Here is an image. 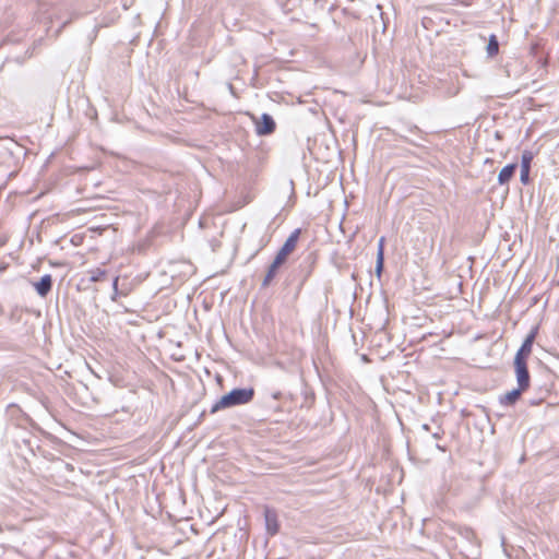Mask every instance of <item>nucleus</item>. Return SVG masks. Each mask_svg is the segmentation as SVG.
I'll use <instances>...</instances> for the list:
<instances>
[{"label": "nucleus", "instance_id": "obj_14", "mask_svg": "<svg viewBox=\"0 0 559 559\" xmlns=\"http://www.w3.org/2000/svg\"><path fill=\"white\" fill-rule=\"evenodd\" d=\"M383 270H384V258H377L376 259L374 273H376L378 278H381Z\"/></svg>", "mask_w": 559, "mask_h": 559}, {"label": "nucleus", "instance_id": "obj_9", "mask_svg": "<svg viewBox=\"0 0 559 559\" xmlns=\"http://www.w3.org/2000/svg\"><path fill=\"white\" fill-rule=\"evenodd\" d=\"M518 169V163H510L506 165L498 174V183L500 186H506L514 176Z\"/></svg>", "mask_w": 559, "mask_h": 559}, {"label": "nucleus", "instance_id": "obj_5", "mask_svg": "<svg viewBox=\"0 0 559 559\" xmlns=\"http://www.w3.org/2000/svg\"><path fill=\"white\" fill-rule=\"evenodd\" d=\"M276 129V122L270 114H262L260 120L255 123V132L260 136L272 134Z\"/></svg>", "mask_w": 559, "mask_h": 559}, {"label": "nucleus", "instance_id": "obj_21", "mask_svg": "<svg viewBox=\"0 0 559 559\" xmlns=\"http://www.w3.org/2000/svg\"><path fill=\"white\" fill-rule=\"evenodd\" d=\"M119 276H116L112 281V290L118 289Z\"/></svg>", "mask_w": 559, "mask_h": 559}, {"label": "nucleus", "instance_id": "obj_1", "mask_svg": "<svg viewBox=\"0 0 559 559\" xmlns=\"http://www.w3.org/2000/svg\"><path fill=\"white\" fill-rule=\"evenodd\" d=\"M301 234L300 228H296L285 240L283 246L277 251L274 260L269 265L266 274L262 282V287H267L271 282L275 278L280 267L286 262V259L289 253L294 251V249L297 246V242L299 240Z\"/></svg>", "mask_w": 559, "mask_h": 559}, {"label": "nucleus", "instance_id": "obj_16", "mask_svg": "<svg viewBox=\"0 0 559 559\" xmlns=\"http://www.w3.org/2000/svg\"><path fill=\"white\" fill-rule=\"evenodd\" d=\"M384 245H385V238L381 237L378 241L377 258H384Z\"/></svg>", "mask_w": 559, "mask_h": 559}, {"label": "nucleus", "instance_id": "obj_20", "mask_svg": "<svg viewBox=\"0 0 559 559\" xmlns=\"http://www.w3.org/2000/svg\"><path fill=\"white\" fill-rule=\"evenodd\" d=\"M119 295H120L119 289L112 290V294H111L110 299H111L112 301H116Z\"/></svg>", "mask_w": 559, "mask_h": 559}, {"label": "nucleus", "instance_id": "obj_15", "mask_svg": "<svg viewBox=\"0 0 559 559\" xmlns=\"http://www.w3.org/2000/svg\"><path fill=\"white\" fill-rule=\"evenodd\" d=\"M530 171L531 170L524 168H521L520 170V181L525 186L528 185L531 181Z\"/></svg>", "mask_w": 559, "mask_h": 559}, {"label": "nucleus", "instance_id": "obj_8", "mask_svg": "<svg viewBox=\"0 0 559 559\" xmlns=\"http://www.w3.org/2000/svg\"><path fill=\"white\" fill-rule=\"evenodd\" d=\"M52 283L51 275L45 274L37 282H34L33 286L37 295L45 298L51 292Z\"/></svg>", "mask_w": 559, "mask_h": 559}, {"label": "nucleus", "instance_id": "obj_3", "mask_svg": "<svg viewBox=\"0 0 559 559\" xmlns=\"http://www.w3.org/2000/svg\"><path fill=\"white\" fill-rule=\"evenodd\" d=\"M537 334H538V326L535 325L534 328H532L530 333L525 336L520 348L515 353V356H514L515 360L527 361L528 357L532 354L533 344L535 342Z\"/></svg>", "mask_w": 559, "mask_h": 559}, {"label": "nucleus", "instance_id": "obj_18", "mask_svg": "<svg viewBox=\"0 0 559 559\" xmlns=\"http://www.w3.org/2000/svg\"><path fill=\"white\" fill-rule=\"evenodd\" d=\"M544 401V397H539V399H531L528 401V404L531 406H536V405H539L542 402Z\"/></svg>", "mask_w": 559, "mask_h": 559}, {"label": "nucleus", "instance_id": "obj_19", "mask_svg": "<svg viewBox=\"0 0 559 559\" xmlns=\"http://www.w3.org/2000/svg\"><path fill=\"white\" fill-rule=\"evenodd\" d=\"M273 400H280L283 396V393L281 391H275L271 394Z\"/></svg>", "mask_w": 559, "mask_h": 559}, {"label": "nucleus", "instance_id": "obj_22", "mask_svg": "<svg viewBox=\"0 0 559 559\" xmlns=\"http://www.w3.org/2000/svg\"><path fill=\"white\" fill-rule=\"evenodd\" d=\"M436 447H437V449H439V450H441V451H443V452L445 451V448H444V447H442V445H440L439 443H437V444H436Z\"/></svg>", "mask_w": 559, "mask_h": 559}, {"label": "nucleus", "instance_id": "obj_17", "mask_svg": "<svg viewBox=\"0 0 559 559\" xmlns=\"http://www.w3.org/2000/svg\"><path fill=\"white\" fill-rule=\"evenodd\" d=\"M460 534L467 540H472L474 538V532L469 527L461 528Z\"/></svg>", "mask_w": 559, "mask_h": 559}, {"label": "nucleus", "instance_id": "obj_2", "mask_svg": "<svg viewBox=\"0 0 559 559\" xmlns=\"http://www.w3.org/2000/svg\"><path fill=\"white\" fill-rule=\"evenodd\" d=\"M255 391L252 386L234 388L222 395L211 407V414L221 409L240 406L250 403L254 399Z\"/></svg>", "mask_w": 559, "mask_h": 559}, {"label": "nucleus", "instance_id": "obj_24", "mask_svg": "<svg viewBox=\"0 0 559 559\" xmlns=\"http://www.w3.org/2000/svg\"><path fill=\"white\" fill-rule=\"evenodd\" d=\"M423 429L429 430V425H427V424L423 425Z\"/></svg>", "mask_w": 559, "mask_h": 559}, {"label": "nucleus", "instance_id": "obj_26", "mask_svg": "<svg viewBox=\"0 0 559 559\" xmlns=\"http://www.w3.org/2000/svg\"><path fill=\"white\" fill-rule=\"evenodd\" d=\"M10 144H12L13 146H17L16 143L12 142V141H9Z\"/></svg>", "mask_w": 559, "mask_h": 559}, {"label": "nucleus", "instance_id": "obj_11", "mask_svg": "<svg viewBox=\"0 0 559 559\" xmlns=\"http://www.w3.org/2000/svg\"><path fill=\"white\" fill-rule=\"evenodd\" d=\"M486 52L488 58H493L499 53V40L495 34H491L488 38Z\"/></svg>", "mask_w": 559, "mask_h": 559}, {"label": "nucleus", "instance_id": "obj_13", "mask_svg": "<svg viewBox=\"0 0 559 559\" xmlns=\"http://www.w3.org/2000/svg\"><path fill=\"white\" fill-rule=\"evenodd\" d=\"M88 274H90V282L96 283V282L103 281L106 277L107 271L96 267L94 270L88 271Z\"/></svg>", "mask_w": 559, "mask_h": 559}, {"label": "nucleus", "instance_id": "obj_6", "mask_svg": "<svg viewBox=\"0 0 559 559\" xmlns=\"http://www.w3.org/2000/svg\"><path fill=\"white\" fill-rule=\"evenodd\" d=\"M525 391V389L518 385L506 394L500 395L499 404L506 407L514 406Z\"/></svg>", "mask_w": 559, "mask_h": 559}, {"label": "nucleus", "instance_id": "obj_4", "mask_svg": "<svg viewBox=\"0 0 559 559\" xmlns=\"http://www.w3.org/2000/svg\"><path fill=\"white\" fill-rule=\"evenodd\" d=\"M514 373L519 386L528 390L531 385V376L527 361L513 359Z\"/></svg>", "mask_w": 559, "mask_h": 559}, {"label": "nucleus", "instance_id": "obj_7", "mask_svg": "<svg viewBox=\"0 0 559 559\" xmlns=\"http://www.w3.org/2000/svg\"><path fill=\"white\" fill-rule=\"evenodd\" d=\"M264 520L267 533L271 536L276 535L280 531V524L277 521L276 512L273 509L266 507L264 509Z\"/></svg>", "mask_w": 559, "mask_h": 559}, {"label": "nucleus", "instance_id": "obj_25", "mask_svg": "<svg viewBox=\"0 0 559 559\" xmlns=\"http://www.w3.org/2000/svg\"><path fill=\"white\" fill-rule=\"evenodd\" d=\"M411 131H412V132H413V131H415V132H417V133H418V132H419V129H418L417 127H414V129H411Z\"/></svg>", "mask_w": 559, "mask_h": 559}, {"label": "nucleus", "instance_id": "obj_23", "mask_svg": "<svg viewBox=\"0 0 559 559\" xmlns=\"http://www.w3.org/2000/svg\"><path fill=\"white\" fill-rule=\"evenodd\" d=\"M432 437H433V438H436V439H439V438H440V433H439V432H435V433L432 435Z\"/></svg>", "mask_w": 559, "mask_h": 559}, {"label": "nucleus", "instance_id": "obj_12", "mask_svg": "<svg viewBox=\"0 0 559 559\" xmlns=\"http://www.w3.org/2000/svg\"><path fill=\"white\" fill-rule=\"evenodd\" d=\"M534 159V153L525 150L521 155V168L531 170V165Z\"/></svg>", "mask_w": 559, "mask_h": 559}, {"label": "nucleus", "instance_id": "obj_10", "mask_svg": "<svg viewBox=\"0 0 559 559\" xmlns=\"http://www.w3.org/2000/svg\"><path fill=\"white\" fill-rule=\"evenodd\" d=\"M314 257L312 253L308 254L300 263L299 267L302 270L304 275L301 280V285L305 283V281L309 277V275L312 272V266L314 264Z\"/></svg>", "mask_w": 559, "mask_h": 559}]
</instances>
